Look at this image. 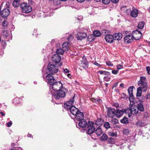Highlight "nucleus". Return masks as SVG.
I'll use <instances>...</instances> for the list:
<instances>
[{
	"mask_svg": "<svg viewBox=\"0 0 150 150\" xmlns=\"http://www.w3.org/2000/svg\"><path fill=\"white\" fill-rule=\"evenodd\" d=\"M68 42H64L62 45V48L65 51H67L68 50Z\"/></svg>",
	"mask_w": 150,
	"mask_h": 150,
	"instance_id": "32",
	"label": "nucleus"
},
{
	"mask_svg": "<svg viewBox=\"0 0 150 150\" xmlns=\"http://www.w3.org/2000/svg\"><path fill=\"white\" fill-rule=\"evenodd\" d=\"M1 34L4 38H7L9 35V33L6 30H4L1 32Z\"/></svg>",
	"mask_w": 150,
	"mask_h": 150,
	"instance_id": "30",
	"label": "nucleus"
},
{
	"mask_svg": "<svg viewBox=\"0 0 150 150\" xmlns=\"http://www.w3.org/2000/svg\"><path fill=\"white\" fill-rule=\"evenodd\" d=\"M87 36L86 33L84 32H79L77 35V39L78 40H82L85 39Z\"/></svg>",
	"mask_w": 150,
	"mask_h": 150,
	"instance_id": "16",
	"label": "nucleus"
},
{
	"mask_svg": "<svg viewBox=\"0 0 150 150\" xmlns=\"http://www.w3.org/2000/svg\"><path fill=\"white\" fill-rule=\"evenodd\" d=\"M131 114L133 115H136L138 112V109L137 106L134 105L131 107Z\"/></svg>",
	"mask_w": 150,
	"mask_h": 150,
	"instance_id": "20",
	"label": "nucleus"
},
{
	"mask_svg": "<svg viewBox=\"0 0 150 150\" xmlns=\"http://www.w3.org/2000/svg\"><path fill=\"white\" fill-rule=\"evenodd\" d=\"M146 81V78L144 76H142L140 77V80L138 83L140 87H142L143 92H146L147 89V85Z\"/></svg>",
	"mask_w": 150,
	"mask_h": 150,
	"instance_id": "4",
	"label": "nucleus"
},
{
	"mask_svg": "<svg viewBox=\"0 0 150 150\" xmlns=\"http://www.w3.org/2000/svg\"><path fill=\"white\" fill-rule=\"evenodd\" d=\"M64 51H65L63 49H62L60 48L56 49V53L58 54L63 55L64 53Z\"/></svg>",
	"mask_w": 150,
	"mask_h": 150,
	"instance_id": "29",
	"label": "nucleus"
},
{
	"mask_svg": "<svg viewBox=\"0 0 150 150\" xmlns=\"http://www.w3.org/2000/svg\"><path fill=\"white\" fill-rule=\"evenodd\" d=\"M134 88V87L133 86H131L128 88V91L129 95V97H132L133 96L132 91Z\"/></svg>",
	"mask_w": 150,
	"mask_h": 150,
	"instance_id": "24",
	"label": "nucleus"
},
{
	"mask_svg": "<svg viewBox=\"0 0 150 150\" xmlns=\"http://www.w3.org/2000/svg\"><path fill=\"white\" fill-rule=\"evenodd\" d=\"M138 14V11L136 8L134 9L131 11L130 15L132 17L135 18L137 17Z\"/></svg>",
	"mask_w": 150,
	"mask_h": 150,
	"instance_id": "21",
	"label": "nucleus"
},
{
	"mask_svg": "<svg viewBox=\"0 0 150 150\" xmlns=\"http://www.w3.org/2000/svg\"><path fill=\"white\" fill-rule=\"evenodd\" d=\"M21 7L23 12L28 13L32 11L31 7L27 3H23L21 5Z\"/></svg>",
	"mask_w": 150,
	"mask_h": 150,
	"instance_id": "5",
	"label": "nucleus"
},
{
	"mask_svg": "<svg viewBox=\"0 0 150 150\" xmlns=\"http://www.w3.org/2000/svg\"><path fill=\"white\" fill-rule=\"evenodd\" d=\"M88 62L87 61L86 57L84 56L81 61L80 66L84 69H87L88 67Z\"/></svg>",
	"mask_w": 150,
	"mask_h": 150,
	"instance_id": "10",
	"label": "nucleus"
},
{
	"mask_svg": "<svg viewBox=\"0 0 150 150\" xmlns=\"http://www.w3.org/2000/svg\"><path fill=\"white\" fill-rule=\"evenodd\" d=\"M136 125L138 126L141 127L144 125V124L142 122L140 121H138L136 123Z\"/></svg>",
	"mask_w": 150,
	"mask_h": 150,
	"instance_id": "40",
	"label": "nucleus"
},
{
	"mask_svg": "<svg viewBox=\"0 0 150 150\" xmlns=\"http://www.w3.org/2000/svg\"><path fill=\"white\" fill-rule=\"evenodd\" d=\"M114 36L113 35H111L109 34L105 35V38L106 41L109 43L112 42L114 40Z\"/></svg>",
	"mask_w": 150,
	"mask_h": 150,
	"instance_id": "14",
	"label": "nucleus"
},
{
	"mask_svg": "<svg viewBox=\"0 0 150 150\" xmlns=\"http://www.w3.org/2000/svg\"><path fill=\"white\" fill-rule=\"evenodd\" d=\"M2 25L3 26L6 27L7 26V24L6 23V22L4 21H3L2 23Z\"/></svg>",
	"mask_w": 150,
	"mask_h": 150,
	"instance_id": "58",
	"label": "nucleus"
},
{
	"mask_svg": "<svg viewBox=\"0 0 150 150\" xmlns=\"http://www.w3.org/2000/svg\"><path fill=\"white\" fill-rule=\"evenodd\" d=\"M1 45H2L3 46V48H4V47H5L6 45V44L5 42L2 41L1 42Z\"/></svg>",
	"mask_w": 150,
	"mask_h": 150,
	"instance_id": "56",
	"label": "nucleus"
},
{
	"mask_svg": "<svg viewBox=\"0 0 150 150\" xmlns=\"http://www.w3.org/2000/svg\"><path fill=\"white\" fill-rule=\"evenodd\" d=\"M79 121V127L83 128L87 125L88 123L85 120L83 119Z\"/></svg>",
	"mask_w": 150,
	"mask_h": 150,
	"instance_id": "17",
	"label": "nucleus"
},
{
	"mask_svg": "<svg viewBox=\"0 0 150 150\" xmlns=\"http://www.w3.org/2000/svg\"><path fill=\"white\" fill-rule=\"evenodd\" d=\"M142 91H143L142 87L139 86L137 90L136 96L137 97H140L141 96Z\"/></svg>",
	"mask_w": 150,
	"mask_h": 150,
	"instance_id": "23",
	"label": "nucleus"
},
{
	"mask_svg": "<svg viewBox=\"0 0 150 150\" xmlns=\"http://www.w3.org/2000/svg\"><path fill=\"white\" fill-rule=\"evenodd\" d=\"M12 124V123L11 121L9 122L6 123V125H7V126L8 127H10L11 126Z\"/></svg>",
	"mask_w": 150,
	"mask_h": 150,
	"instance_id": "52",
	"label": "nucleus"
},
{
	"mask_svg": "<svg viewBox=\"0 0 150 150\" xmlns=\"http://www.w3.org/2000/svg\"><path fill=\"white\" fill-rule=\"evenodd\" d=\"M144 25V21L139 22L138 24L137 28L139 29H142L143 28Z\"/></svg>",
	"mask_w": 150,
	"mask_h": 150,
	"instance_id": "33",
	"label": "nucleus"
},
{
	"mask_svg": "<svg viewBox=\"0 0 150 150\" xmlns=\"http://www.w3.org/2000/svg\"><path fill=\"white\" fill-rule=\"evenodd\" d=\"M84 115L83 113L79 111L73 117V118H75L78 121H80L83 119Z\"/></svg>",
	"mask_w": 150,
	"mask_h": 150,
	"instance_id": "13",
	"label": "nucleus"
},
{
	"mask_svg": "<svg viewBox=\"0 0 150 150\" xmlns=\"http://www.w3.org/2000/svg\"><path fill=\"white\" fill-rule=\"evenodd\" d=\"M123 132L124 134L127 135L129 133V131L128 129H125L123 130Z\"/></svg>",
	"mask_w": 150,
	"mask_h": 150,
	"instance_id": "42",
	"label": "nucleus"
},
{
	"mask_svg": "<svg viewBox=\"0 0 150 150\" xmlns=\"http://www.w3.org/2000/svg\"><path fill=\"white\" fill-rule=\"evenodd\" d=\"M91 37V36H89L88 37V41H90V42H93V40H94V38L93 37H93L92 38H91V39L89 37Z\"/></svg>",
	"mask_w": 150,
	"mask_h": 150,
	"instance_id": "53",
	"label": "nucleus"
},
{
	"mask_svg": "<svg viewBox=\"0 0 150 150\" xmlns=\"http://www.w3.org/2000/svg\"><path fill=\"white\" fill-rule=\"evenodd\" d=\"M106 81H108L110 80V78L108 76H105L103 78Z\"/></svg>",
	"mask_w": 150,
	"mask_h": 150,
	"instance_id": "49",
	"label": "nucleus"
},
{
	"mask_svg": "<svg viewBox=\"0 0 150 150\" xmlns=\"http://www.w3.org/2000/svg\"><path fill=\"white\" fill-rule=\"evenodd\" d=\"M107 110L108 116L110 117H113L115 115V109L110 108H108Z\"/></svg>",
	"mask_w": 150,
	"mask_h": 150,
	"instance_id": "12",
	"label": "nucleus"
},
{
	"mask_svg": "<svg viewBox=\"0 0 150 150\" xmlns=\"http://www.w3.org/2000/svg\"><path fill=\"white\" fill-rule=\"evenodd\" d=\"M108 139V136L105 134H103L100 137V139L101 141H105Z\"/></svg>",
	"mask_w": 150,
	"mask_h": 150,
	"instance_id": "35",
	"label": "nucleus"
},
{
	"mask_svg": "<svg viewBox=\"0 0 150 150\" xmlns=\"http://www.w3.org/2000/svg\"><path fill=\"white\" fill-rule=\"evenodd\" d=\"M110 122L113 125H115L117 124L118 122V121L116 118H112Z\"/></svg>",
	"mask_w": 150,
	"mask_h": 150,
	"instance_id": "38",
	"label": "nucleus"
},
{
	"mask_svg": "<svg viewBox=\"0 0 150 150\" xmlns=\"http://www.w3.org/2000/svg\"><path fill=\"white\" fill-rule=\"evenodd\" d=\"M73 36L71 35H70L67 38V40L69 41H71L73 39Z\"/></svg>",
	"mask_w": 150,
	"mask_h": 150,
	"instance_id": "45",
	"label": "nucleus"
},
{
	"mask_svg": "<svg viewBox=\"0 0 150 150\" xmlns=\"http://www.w3.org/2000/svg\"><path fill=\"white\" fill-rule=\"evenodd\" d=\"M146 69L148 74H150V67H147Z\"/></svg>",
	"mask_w": 150,
	"mask_h": 150,
	"instance_id": "54",
	"label": "nucleus"
},
{
	"mask_svg": "<svg viewBox=\"0 0 150 150\" xmlns=\"http://www.w3.org/2000/svg\"><path fill=\"white\" fill-rule=\"evenodd\" d=\"M95 133L98 136H100L103 133V131L100 127H98L95 131Z\"/></svg>",
	"mask_w": 150,
	"mask_h": 150,
	"instance_id": "26",
	"label": "nucleus"
},
{
	"mask_svg": "<svg viewBox=\"0 0 150 150\" xmlns=\"http://www.w3.org/2000/svg\"><path fill=\"white\" fill-rule=\"evenodd\" d=\"M51 74L49 73V74L46 76L45 78H44L45 81L47 83L50 84L55 81L53 76L51 75Z\"/></svg>",
	"mask_w": 150,
	"mask_h": 150,
	"instance_id": "9",
	"label": "nucleus"
},
{
	"mask_svg": "<svg viewBox=\"0 0 150 150\" xmlns=\"http://www.w3.org/2000/svg\"><path fill=\"white\" fill-rule=\"evenodd\" d=\"M121 122L125 124H127L129 122L128 119L126 117H124L121 121Z\"/></svg>",
	"mask_w": 150,
	"mask_h": 150,
	"instance_id": "36",
	"label": "nucleus"
},
{
	"mask_svg": "<svg viewBox=\"0 0 150 150\" xmlns=\"http://www.w3.org/2000/svg\"><path fill=\"white\" fill-rule=\"evenodd\" d=\"M111 2L113 4H116L119 1V0H110Z\"/></svg>",
	"mask_w": 150,
	"mask_h": 150,
	"instance_id": "55",
	"label": "nucleus"
},
{
	"mask_svg": "<svg viewBox=\"0 0 150 150\" xmlns=\"http://www.w3.org/2000/svg\"><path fill=\"white\" fill-rule=\"evenodd\" d=\"M117 69L119 70L123 68L122 65L120 64L117 65Z\"/></svg>",
	"mask_w": 150,
	"mask_h": 150,
	"instance_id": "50",
	"label": "nucleus"
},
{
	"mask_svg": "<svg viewBox=\"0 0 150 150\" xmlns=\"http://www.w3.org/2000/svg\"><path fill=\"white\" fill-rule=\"evenodd\" d=\"M98 73L100 74H103L107 76H109L110 74V72L106 71H98Z\"/></svg>",
	"mask_w": 150,
	"mask_h": 150,
	"instance_id": "28",
	"label": "nucleus"
},
{
	"mask_svg": "<svg viewBox=\"0 0 150 150\" xmlns=\"http://www.w3.org/2000/svg\"><path fill=\"white\" fill-rule=\"evenodd\" d=\"M74 96L70 100L64 104V106L68 110H69L70 113L74 116L79 111L78 109L74 106L72 105L74 102ZM69 112V111H68Z\"/></svg>",
	"mask_w": 150,
	"mask_h": 150,
	"instance_id": "2",
	"label": "nucleus"
},
{
	"mask_svg": "<svg viewBox=\"0 0 150 150\" xmlns=\"http://www.w3.org/2000/svg\"><path fill=\"white\" fill-rule=\"evenodd\" d=\"M94 122L89 121L87 124L88 131L86 133L89 134H93L95 131V127L94 126Z\"/></svg>",
	"mask_w": 150,
	"mask_h": 150,
	"instance_id": "6",
	"label": "nucleus"
},
{
	"mask_svg": "<svg viewBox=\"0 0 150 150\" xmlns=\"http://www.w3.org/2000/svg\"><path fill=\"white\" fill-rule=\"evenodd\" d=\"M131 108H125L124 111V112L125 113H127L128 114V116L129 117H130L131 116Z\"/></svg>",
	"mask_w": 150,
	"mask_h": 150,
	"instance_id": "27",
	"label": "nucleus"
},
{
	"mask_svg": "<svg viewBox=\"0 0 150 150\" xmlns=\"http://www.w3.org/2000/svg\"><path fill=\"white\" fill-rule=\"evenodd\" d=\"M93 35L95 37H99L101 35V33L98 30H94L93 32Z\"/></svg>",
	"mask_w": 150,
	"mask_h": 150,
	"instance_id": "34",
	"label": "nucleus"
},
{
	"mask_svg": "<svg viewBox=\"0 0 150 150\" xmlns=\"http://www.w3.org/2000/svg\"><path fill=\"white\" fill-rule=\"evenodd\" d=\"M1 5L0 6V15L1 16L2 18H6L10 14V10L8 8H4L1 11Z\"/></svg>",
	"mask_w": 150,
	"mask_h": 150,
	"instance_id": "8",
	"label": "nucleus"
},
{
	"mask_svg": "<svg viewBox=\"0 0 150 150\" xmlns=\"http://www.w3.org/2000/svg\"><path fill=\"white\" fill-rule=\"evenodd\" d=\"M112 73L113 74H117L118 73V71L117 70H113L112 71Z\"/></svg>",
	"mask_w": 150,
	"mask_h": 150,
	"instance_id": "51",
	"label": "nucleus"
},
{
	"mask_svg": "<svg viewBox=\"0 0 150 150\" xmlns=\"http://www.w3.org/2000/svg\"><path fill=\"white\" fill-rule=\"evenodd\" d=\"M104 126L106 129H108L110 128V125L109 123L108 122H105L104 125Z\"/></svg>",
	"mask_w": 150,
	"mask_h": 150,
	"instance_id": "41",
	"label": "nucleus"
},
{
	"mask_svg": "<svg viewBox=\"0 0 150 150\" xmlns=\"http://www.w3.org/2000/svg\"><path fill=\"white\" fill-rule=\"evenodd\" d=\"M51 84L52 89L56 91L54 92L50 91L53 99L59 100L65 97L68 90L66 88L62 86V84L60 81H55Z\"/></svg>",
	"mask_w": 150,
	"mask_h": 150,
	"instance_id": "1",
	"label": "nucleus"
},
{
	"mask_svg": "<svg viewBox=\"0 0 150 150\" xmlns=\"http://www.w3.org/2000/svg\"><path fill=\"white\" fill-rule=\"evenodd\" d=\"M134 38H133V35H126L124 38V40L125 42L127 43H129L131 42L133 40Z\"/></svg>",
	"mask_w": 150,
	"mask_h": 150,
	"instance_id": "15",
	"label": "nucleus"
},
{
	"mask_svg": "<svg viewBox=\"0 0 150 150\" xmlns=\"http://www.w3.org/2000/svg\"><path fill=\"white\" fill-rule=\"evenodd\" d=\"M138 109V111L139 110L140 112H143L144 110V108L143 104L142 103H139L137 106Z\"/></svg>",
	"mask_w": 150,
	"mask_h": 150,
	"instance_id": "22",
	"label": "nucleus"
},
{
	"mask_svg": "<svg viewBox=\"0 0 150 150\" xmlns=\"http://www.w3.org/2000/svg\"><path fill=\"white\" fill-rule=\"evenodd\" d=\"M115 141V139L110 137L108 139V142L111 144H114Z\"/></svg>",
	"mask_w": 150,
	"mask_h": 150,
	"instance_id": "39",
	"label": "nucleus"
},
{
	"mask_svg": "<svg viewBox=\"0 0 150 150\" xmlns=\"http://www.w3.org/2000/svg\"><path fill=\"white\" fill-rule=\"evenodd\" d=\"M109 30H103L102 32V34L104 35H105L108 34V33H109Z\"/></svg>",
	"mask_w": 150,
	"mask_h": 150,
	"instance_id": "43",
	"label": "nucleus"
},
{
	"mask_svg": "<svg viewBox=\"0 0 150 150\" xmlns=\"http://www.w3.org/2000/svg\"><path fill=\"white\" fill-rule=\"evenodd\" d=\"M47 68L46 73L51 74L56 73L59 71L58 66L56 64H54L53 62H50L49 63Z\"/></svg>",
	"mask_w": 150,
	"mask_h": 150,
	"instance_id": "3",
	"label": "nucleus"
},
{
	"mask_svg": "<svg viewBox=\"0 0 150 150\" xmlns=\"http://www.w3.org/2000/svg\"><path fill=\"white\" fill-rule=\"evenodd\" d=\"M124 112L123 109L122 110L117 109L115 111V115L117 118H119L122 115Z\"/></svg>",
	"mask_w": 150,
	"mask_h": 150,
	"instance_id": "19",
	"label": "nucleus"
},
{
	"mask_svg": "<svg viewBox=\"0 0 150 150\" xmlns=\"http://www.w3.org/2000/svg\"><path fill=\"white\" fill-rule=\"evenodd\" d=\"M117 132L115 131V132H109L108 133V134L111 137H117Z\"/></svg>",
	"mask_w": 150,
	"mask_h": 150,
	"instance_id": "37",
	"label": "nucleus"
},
{
	"mask_svg": "<svg viewBox=\"0 0 150 150\" xmlns=\"http://www.w3.org/2000/svg\"><path fill=\"white\" fill-rule=\"evenodd\" d=\"M85 0H76L77 1L79 2H83Z\"/></svg>",
	"mask_w": 150,
	"mask_h": 150,
	"instance_id": "62",
	"label": "nucleus"
},
{
	"mask_svg": "<svg viewBox=\"0 0 150 150\" xmlns=\"http://www.w3.org/2000/svg\"><path fill=\"white\" fill-rule=\"evenodd\" d=\"M64 71L66 73H68L69 72V70L67 69H63Z\"/></svg>",
	"mask_w": 150,
	"mask_h": 150,
	"instance_id": "57",
	"label": "nucleus"
},
{
	"mask_svg": "<svg viewBox=\"0 0 150 150\" xmlns=\"http://www.w3.org/2000/svg\"><path fill=\"white\" fill-rule=\"evenodd\" d=\"M16 150H22V148L20 147H18Z\"/></svg>",
	"mask_w": 150,
	"mask_h": 150,
	"instance_id": "63",
	"label": "nucleus"
},
{
	"mask_svg": "<svg viewBox=\"0 0 150 150\" xmlns=\"http://www.w3.org/2000/svg\"><path fill=\"white\" fill-rule=\"evenodd\" d=\"M67 76L70 79H71V76L70 74H67Z\"/></svg>",
	"mask_w": 150,
	"mask_h": 150,
	"instance_id": "64",
	"label": "nucleus"
},
{
	"mask_svg": "<svg viewBox=\"0 0 150 150\" xmlns=\"http://www.w3.org/2000/svg\"><path fill=\"white\" fill-rule=\"evenodd\" d=\"M114 36V38L115 40H119L122 38V33H115L113 35Z\"/></svg>",
	"mask_w": 150,
	"mask_h": 150,
	"instance_id": "18",
	"label": "nucleus"
},
{
	"mask_svg": "<svg viewBox=\"0 0 150 150\" xmlns=\"http://www.w3.org/2000/svg\"><path fill=\"white\" fill-rule=\"evenodd\" d=\"M100 122L98 120H97L96 122V124L97 125H101L100 123H99Z\"/></svg>",
	"mask_w": 150,
	"mask_h": 150,
	"instance_id": "59",
	"label": "nucleus"
},
{
	"mask_svg": "<svg viewBox=\"0 0 150 150\" xmlns=\"http://www.w3.org/2000/svg\"><path fill=\"white\" fill-rule=\"evenodd\" d=\"M112 105L113 106L115 107L116 108H119V105L117 103H113Z\"/></svg>",
	"mask_w": 150,
	"mask_h": 150,
	"instance_id": "46",
	"label": "nucleus"
},
{
	"mask_svg": "<svg viewBox=\"0 0 150 150\" xmlns=\"http://www.w3.org/2000/svg\"><path fill=\"white\" fill-rule=\"evenodd\" d=\"M77 19L78 20L81 21L83 19L82 17L80 16Z\"/></svg>",
	"mask_w": 150,
	"mask_h": 150,
	"instance_id": "60",
	"label": "nucleus"
},
{
	"mask_svg": "<svg viewBox=\"0 0 150 150\" xmlns=\"http://www.w3.org/2000/svg\"><path fill=\"white\" fill-rule=\"evenodd\" d=\"M145 98L146 99H148L150 98V92H148L147 93L146 96Z\"/></svg>",
	"mask_w": 150,
	"mask_h": 150,
	"instance_id": "48",
	"label": "nucleus"
},
{
	"mask_svg": "<svg viewBox=\"0 0 150 150\" xmlns=\"http://www.w3.org/2000/svg\"><path fill=\"white\" fill-rule=\"evenodd\" d=\"M94 64L98 66H100V64H98V63H97L96 62H95L94 63Z\"/></svg>",
	"mask_w": 150,
	"mask_h": 150,
	"instance_id": "61",
	"label": "nucleus"
},
{
	"mask_svg": "<svg viewBox=\"0 0 150 150\" xmlns=\"http://www.w3.org/2000/svg\"><path fill=\"white\" fill-rule=\"evenodd\" d=\"M106 63L107 65L110 66L111 67H112L113 65V64H112L111 62L110 61H106Z\"/></svg>",
	"mask_w": 150,
	"mask_h": 150,
	"instance_id": "47",
	"label": "nucleus"
},
{
	"mask_svg": "<svg viewBox=\"0 0 150 150\" xmlns=\"http://www.w3.org/2000/svg\"><path fill=\"white\" fill-rule=\"evenodd\" d=\"M132 35H133V38L136 40L140 39L142 37L141 33L137 30H135L132 32Z\"/></svg>",
	"mask_w": 150,
	"mask_h": 150,
	"instance_id": "7",
	"label": "nucleus"
},
{
	"mask_svg": "<svg viewBox=\"0 0 150 150\" xmlns=\"http://www.w3.org/2000/svg\"><path fill=\"white\" fill-rule=\"evenodd\" d=\"M20 0H14L13 2L12 5L15 7H17L20 4Z\"/></svg>",
	"mask_w": 150,
	"mask_h": 150,
	"instance_id": "31",
	"label": "nucleus"
},
{
	"mask_svg": "<svg viewBox=\"0 0 150 150\" xmlns=\"http://www.w3.org/2000/svg\"><path fill=\"white\" fill-rule=\"evenodd\" d=\"M61 59L60 56L57 53L53 54L52 57V61L56 63H58L59 62Z\"/></svg>",
	"mask_w": 150,
	"mask_h": 150,
	"instance_id": "11",
	"label": "nucleus"
},
{
	"mask_svg": "<svg viewBox=\"0 0 150 150\" xmlns=\"http://www.w3.org/2000/svg\"><path fill=\"white\" fill-rule=\"evenodd\" d=\"M110 0H102L103 4H108L110 2Z\"/></svg>",
	"mask_w": 150,
	"mask_h": 150,
	"instance_id": "44",
	"label": "nucleus"
},
{
	"mask_svg": "<svg viewBox=\"0 0 150 150\" xmlns=\"http://www.w3.org/2000/svg\"><path fill=\"white\" fill-rule=\"evenodd\" d=\"M91 100L93 103H95L97 104H100L102 102V100L101 99L99 98H92L91 99Z\"/></svg>",
	"mask_w": 150,
	"mask_h": 150,
	"instance_id": "25",
	"label": "nucleus"
}]
</instances>
